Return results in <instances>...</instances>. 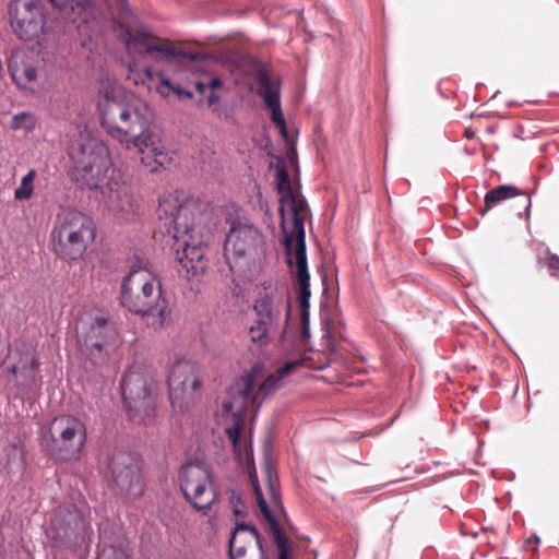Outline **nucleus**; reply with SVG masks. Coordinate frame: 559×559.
<instances>
[{"mask_svg": "<svg viewBox=\"0 0 559 559\" xmlns=\"http://www.w3.org/2000/svg\"><path fill=\"white\" fill-rule=\"evenodd\" d=\"M9 15L13 33L22 40H33L46 33L40 0H12Z\"/></svg>", "mask_w": 559, "mask_h": 559, "instance_id": "4468645a", "label": "nucleus"}, {"mask_svg": "<svg viewBox=\"0 0 559 559\" xmlns=\"http://www.w3.org/2000/svg\"><path fill=\"white\" fill-rule=\"evenodd\" d=\"M195 88H197L198 92L204 93L205 88H207V84H204L202 82H197L195 83Z\"/></svg>", "mask_w": 559, "mask_h": 559, "instance_id": "e433bc0d", "label": "nucleus"}, {"mask_svg": "<svg viewBox=\"0 0 559 559\" xmlns=\"http://www.w3.org/2000/svg\"><path fill=\"white\" fill-rule=\"evenodd\" d=\"M36 178V170L31 169L21 180L20 186L14 191V199L17 201H25L32 198L34 192V180Z\"/></svg>", "mask_w": 559, "mask_h": 559, "instance_id": "cd10ccee", "label": "nucleus"}, {"mask_svg": "<svg viewBox=\"0 0 559 559\" xmlns=\"http://www.w3.org/2000/svg\"><path fill=\"white\" fill-rule=\"evenodd\" d=\"M259 84L257 94L261 96L271 110V119L278 129L284 128L285 119L281 109L280 80L272 78L265 68L260 67L255 72Z\"/></svg>", "mask_w": 559, "mask_h": 559, "instance_id": "412c9836", "label": "nucleus"}, {"mask_svg": "<svg viewBox=\"0 0 559 559\" xmlns=\"http://www.w3.org/2000/svg\"><path fill=\"white\" fill-rule=\"evenodd\" d=\"M35 124L36 120L29 112L14 115L11 120V128L14 130L23 129L25 131H32Z\"/></svg>", "mask_w": 559, "mask_h": 559, "instance_id": "c756f323", "label": "nucleus"}, {"mask_svg": "<svg viewBox=\"0 0 559 559\" xmlns=\"http://www.w3.org/2000/svg\"><path fill=\"white\" fill-rule=\"evenodd\" d=\"M144 75L148 81V88H152L153 84L156 82L154 87L163 97H167L170 92H174L175 86L168 79L164 78L160 72H153L150 67H146L144 69Z\"/></svg>", "mask_w": 559, "mask_h": 559, "instance_id": "bb28decb", "label": "nucleus"}, {"mask_svg": "<svg viewBox=\"0 0 559 559\" xmlns=\"http://www.w3.org/2000/svg\"><path fill=\"white\" fill-rule=\"evenodd\" d=\"M280 132L283 136H286L287 135V128H286V123L284 122V128L283 129H280Z\"/></svg>", "mask_w": 559, "mask_h": 559, "instance_id": "58836bf2", "label": "nucleus"}, {"mask_svg": "<svg viewBox=\"0 0 559 559\" xmlns=\"http://www.w3.org/2000/svg\"><path fill=\"white\" fill-rule=\"evenodd\" d=\"M39 60L33 52L16 49L11 52L8 69L12 80L24 90H33L38 73Z\"/></svg>", "mask_w": 559, "mask_h": 559, "instance_id": "aec40b11", "label": "nucleus"}, {"mask_svg": "<svg viewBox=\"0 0 559 559\" xmlns=\"http://www.w3.org/2000/svg\"><path fill=\"white\" fill-rule=\"evenodd\" d=\"M543 263L548 267L552 276L559 277V257L555 253H549Z\"/></svg>", "mask_w": 559, "mask_h": 559, "instance_id": "473e14b6", "label": "nucleus"}, {"mask_svg": "<svg viewBox=\"0 0 559 559\" xmlns=\"http://www.w3.org/2000/svg\"><path fill=\"white\" fill-rule=\"evenodd\" d=\"M280 202L286 262L289 266L308 264L305 236V221L309 213L308 204L298 192L290 197L280 198Z\"/></svg>", "mask_w": 559, "mask_h": 559, "instance_id": "1a4fd4ad", "label": "nucleus"}, {"mask_svg": "<svg viewBox=\"0 0 559 559\" xmlns=\"http://www.w3.org/2000/svg\"><path fill=\"white\" fill-rule=\"evenodd\" d=\"M193 200L180 202L174 195H167L159 201L157 213L159 221L164 222L167 234L174 239L173 249L176 251V260L186 270L187 276L204 273L205 246L195 241L194 217L192 209Z\"/></svg>", "mask_w": 559, "mask_h": 559, "instance_id": "7ed1b4c3", "label": "nucleus"}, {"mask_svg": "<svg viewBox=\"0 0 559 559\" xmlns=\"http://www.w3.org/2000/svg\"><path fill=\"white\" fill-rule=\"evenodd\" d=\"M520 198L522 207L524 212H526L531 207V198L528 193L516 186L512 185H502L498 186L495 189L488 191L484 198V207L479 210V214L485 216L488 211L495 207L497 204L512 199Z\"/></svg>", "mask_w": 559, "mask_h": 559, "instance_id": "b1692460", "label": "nucleus"}, {"mask_svg": "<svg viewBox=\"0 0 559 559\" xmlns=\"http://www.w3.org/2000/svg\"><path fill=\"white\" fill-rule=\"evenodd\" d=\"M174 93H176L179 97H186V98H192L193 93L190 91H187L180 86H175Z\"/></svg>", "mask_w": 559, "mask_h": 559, "instance_id": "72a5a7b5", "label": "nucleus"}, {"mask_svg": "<svg viewBox=\"0 0 559 559\" xmlns=\"http://www.w3.org/2000/svg\"><path fill=\"white\" fill-rule=\"evenodd\" d=\"M216 100H217V97H215L214 95H210V96H209V104H210V105H211V104H213V103H214V102H216Z\"/></svg>", "mask_w": 559, "mask_h": 559, "instance_id": "ea45409f", "label": "nucleus"}, {"mask_svg": "<svg viewBox=\"0 0 559 559\" xmlns=\"http://www.w3.org/2000/svg\"><path fill=\"white\" fill-rule=\"evenodd\" d=\"M476 135V132L472 128H466L464 131V136L468 140L474 139Z\"/></svg>", "mask_w": 559, "mask_h": 559, "instance_id": "c9c22d12", "label": "nucleus"}, {"mask_svg": "<svg viewBox=\"0 0 559 559\" xmlns=\"http://www.w3.org/2000/svg\"><path fill=\"white\" fill-rule=\"evenodd\" d=\"M97 559H130V557L124 550L109 546L102 549Z\"/></svg>", "mask_w": 559, "mask_h": 559, "instance_id": "2f4dec72", "label": "nucleus"}, {"mask_svg": "<svg viewBox=\"0 0 559 559\" xmlns=\"http://www.w3.org/2000/svg\"><path fill=\"white\" fill-rule=\"evenodd\" d=\"M59 13L60 17L76 24L80 32L90 28L103 14L104 7L110 5V0H47Z\"/></svg>", "mask_w": 559, "mask_h": 559, "instance_id": "2eb2a0df", "label": "nucleus"}, {"mask_svg": "<svg viewBox=\"0 0 559 559\" xmlns=\"http://www.w3.org/2000/svg\"><path fill=\"white\" fill-rule=\"evenodd\" d=\"M98 107L102 127L112 139L129 151L146 154L141 156V162L152 171L164 166L167 155L160 136L151 129L153 112L146 103L119 100L115 91H106Z\"/></svg>", "mask_w": 559, "mask_h": 559, "instance_id": "f257e3e1", "label": "nucleus"}, {"mask_svg": "<svg viewBox=\"0 0 559 559\" xmlns=\"http://www.w3.org/2000/svg\"><path fill=\"white\" fill-rule=\"evenodd\" d=\"M13 359V364L10 366H7V371L9 373H12L16 376L20 373L23 376V383L31 384L34 382V370L38 368L39 361L35 357V355L27 349L25 353H22L19 355V359H16V356L14 352H10L9 354V360Z\"/></svg>", "mask_w": 559, "mask_h": 559, "instance_id": "393cba45", "label": "nucleus"}, {"mask_svg": "<svg viewBox=\"0 0 559 559\" xmlns=\"http://www.w3.org/2000/svg\"><path fill=\"white\" fill-rule=\"evenodd\" d=\"M121 304L153 328L164 326L171 310L157 276L146 266H133L121 284Z\"/></svg>", "mask_w": 559, "mask_h": 559, "instance_id": "20e7f679", "label": "nucleus"}, {"mask_svg": "<svg viewBox=\"0 0 559 559\" xmlns=\"http://www.w3.org/2000/svg\"><path fill=\"white\" fill-rule=\"evenodd\" d=\"M250 481H251V485L253 488V492L255 496L258 507H259L262 515L264 516V519L267 521V523L270 525V530L273 534L274 543L278 550V559H288L289 552H290L289 546H288V539L285 536L282 528L280 527V524H278L276 518L274 516L273 512L271 511L270 507L267 506V503L263 497L255 472L250 473Z\"/></svg>", "mask_w": 559, "mask_h": 559, "instance_id": "4be33fe9", "label": "nucleus"}, {"mask_svg": "<svg viewBox=\"0 0 559 559\" xmlns=\"http://www.w3.org/2000/svg\"><path fill=\"white\" fill-rule=\"evenodd\" d=\"M260 239L261 236L257 228L249 225H234L224 245V255L227 263L230 264L231 259L236 261L250 253Z\"/></svg>", "mask_w": 559, "mask_h": 559, "instance_id": "6ab92c4d", "label": "nucleus"}, {"mask_svg": "<svg viewBox=\"0 0 559 559\" xmlns=\"http://www.w3.org/2000/svg\"><path fill=\"white\" fill-rule=\"evenodd\" d=\"M276 185L281 198L290 197L293 193L296 192L292 188L289 174L284 166H280L276 168Z\"/></svg>", "mask_w": 559, "mask_h": 559, "instance_id": "c85d7f7f", "label": "nucleus"}, {"mask_svg": "<svg viewBox=\"0 0 559 559\" xmlns=\"http://www.w3.org/2000/svg\"><path fill=\"white\" fill-rule=\"evenodd\" d=\"M222 85V81L218 78H213L210 83L207 84L209 88H217Z\"/></svg>", "mask_w": 559, "mask_h": 559, "instance_id": "f704fd0d", "label": "nucleus"}, {"mask_svg": "<svg viewBox=\"0 0 559 559\" xmlns=\"http://www.w3.org/2000/svg\"><path fill=\"white\" fill-rule=\"evenodd\" d=\"M55 253L64 260H78L95 238L92 219L75 210H63L57 217L51 230Z\"/></svg>", "mask_w": 559, "mask_h": 559, "instance_id": "6e6552de", "label": "nucleus"}, {"mask_svg": "<svg viewBox=\"0 0 559 559\" xmlns=\"http://www.w3.org/2000/svg\"><path fill=\"white\" fill-rule=\"evenodd\" d=\"M120 210H121L122 212H126V211H127V210L124 209V206H123V205L120 207Z\"/></svg>", "mask_w": 559, "mask_h": 559, "instance_id": "79ce46f5", "label": "nucleus"}, {"mask_svg": "<svg viewBox=\"0 0 559 559\" xmlns=\"http://www.w3.org/2000/svg\"><path fill=\"white\" fill-rule=\"evenodd\" d=\"M112 481L126 495L139 496L143 491L140 467L128 453L117 452L109 462Z\"/></svg>", "mask_w": 559, "mask_h": 559, "instance_id": "f3484780", "label": "nucleus"}, {"mask_svg": "<svg viewBox=\"0 0 559 559\" xmlns=\"http://www.w3.org/2000/svg\"><path fill=\"white\" fill-rule=\"evenodd\" d=\"M120 388L130 420L145 424L153 416L155 406L153 392L156 381L153 373L145 367L134 365L124 372Z\"/></svg>", "mask_w": 559, "mask_h": 559, "instance_id": "9d476101", "label": "nucleus"}, {"mask_svg": "<svg viewBox=\"0 0 559 559\" xmlns=\"http://www.w3.org/2000/svg\"><path fill=\"white\" fill-rule=\"evenodd\" d=\"M230 559H265L262 538L251 523L237 522L229 539Z\"/></svg>", "mask_w": 559, "mask_h": 559, "instance_id": "a211bd4d", "label": "nucleus"}, {"mask_svg": "<svg viewBox=\"0 0 559 559\" xmlns=\"http://www.w3.org/2000/svg\"><path fill=\"white\" fill-rule=\"evenodd\" d=\"M234 514H235L236 516H243V515H245V512L236 508V509L234 510Z\"/></svg>", "mask_w": 559, "mask_h": 559, "instance_id": "4c0bfd02", "label": "nucleus"}, {"mask_svg": "<svg viewBox=\"0 0 559 559\" xmlns=\"http://www.w3.org/2000/svg\"><path fill=\"white\" fill-rule=\"evenodd\" d=\"M76 344L94 365L104 364L117 345L119 334L114 320L99 310L81 314L75 324Z\"/></svg>", "mask_w": 559, "mask_h": 559, "instance_id": "423d86ee", "label": "nucleus"}, {"mask_svg": "<svg viewBox=\"0 0 559 559\" xmlns=\"http://www.w3.org/2000/svg\"><path fill=\"white\" fill-rule=\"evenodd\" d=\"M52 451L59 460L69 461L76 457L86 442L84 423L72 415L55 417L49 426Z\"/></svg>", "mask_w": 559, "mask_h": 559, "instance_id": "f8f14e48", "label": "nucleus"}, {"mask_svg": "<svg viewBox=\"0 0 559 559\" xmlns=\"http://www.w3.org/2000/svg\"><path fill=\"white\" fill-rule=\"evenodd\" d=\"M267 475V487H269V497L270 502L273 508H280L281 507V495L278 490V483L277 478L273 476L272 469L267 467L266 469Z\"/></svg>", "mask_w": 559, "mask_h": 559, "instance_id": "7c9ffc66", "label": "nucleus"}, {"mask_svg": "<svg viewBox=\"0 0 559 559\" xmlns=\"http://www.w3.org/2000/svg\"><path fill=\"white\" fill-rule=\"evenodd\" d=\"M127 49L129 53L142 56L154 62H168L179 55L168 39L146 32L129 34Z\"/></svg>", "mask_w": 559, "mask_h": 559, "instance_id": "dca6fc26", "label": "nucleus"}, {"mask_svg": "<svg viewBox=\"0 0 559 559\" xmlns=\"http://www.w3.org/2000/svg\"><path fill=\"white\" fill-rule=\"evenodd\" d=\"M167 382L171 404L182 409L193 401L195 393L201 389L200 368L191 360H177L170 367Z\"/></svg>", "mask_w": 559, "mask_h": 559, "instance_id": "ddd939ff", "label": "nucleus"}, {"mask_svg": "<svg viewBox=\"0 0 559 559\" xmlns=\"http://www.w3.org/2000/svg\"><path fill=\"white\" fill-rule=\"evenodd\" d=\"M179 477L185 499L195 510L210 509L217 498L210 467L202 462L188 463L181 467Z\"/></svg>", "mask_w": 559, "mask_h": 559, "instance_id": "9b49d317", "label": "nucleus"}, {"mask_svg": "<svg viewBox=\"0 0 559 559\" xmlns=\"http://www.w3.org/2000/svg\"><path fill=\"white\" fill-rule=\"evenodd\" d=\"M295 289L298 294V302L300 307V325L301 334L304 337L309 336V299L311 296L310 292V275L308 271V264H295Z\"/></svg>", "mask_w": 559, "mask_h": 559, "instance_id": "5701e85b", "label": "nucleus"}, {"mask_svg": "<svg viewBox=\"0 0 559 559\" xmlns=\"http://www.w3.org/2000/svg\"><path fill=\"white\" fill-rule=\"evenodd\" d=\"M308 357L286 361L274 373L267 376L261 383L260 367L253 366L251 370L240 377L227 390L228 399L223 402V411L231 416L233 424L226 428V433L233 444L236 456L241 460L249 459L251 449L247 441L241 438V430L245 425L247 413L257 411L263 400L272 394L281 383V380L300 366H307Z\"/></svg>", "mask_w": 559, "mask_h": 559, "instance_id": "f03ea898", "label": "nucleus"}, {"mask_svg": "<svg viewBox=\"0 0 559 559\" xmlns=\"http://www.w3.org/2000/svg\"><path fill=\"white\" fill-rule=\"evenodd\" d=\"M80 516L75 511L59 509L51 521V528L56 531L53 538L69 539L80 526Z\"/></svg>", "mask_w": 559, "mask_h": 559, "instance_id": "a878e982", "label": "nucleus"}, {"mask_svg": "<svg viewBox=\"0 0 559 559\" xmlns=\"http://www.w3.org/2000/svg\"><path fill=\"white\" fill-rule=\"evenodd\" d=\"M189 58H190L191 60H197V56H194V55H189Z\"/></svg>", "mask_w": 559, "mask_h": 559, "instance_id": "a19ab883", "label": "nucleus"}, {"mask_svg": "<svg viewBox=\"0 0 559 559\" xmlns=\"http://www.w3.org/2000/svg\"><path fill=\"white\" fill-rule=\"evenodd\" d=\"M74 160V176L79 183L93 190H100L104 194L109 192L117 199L122 193V176L119 169L111 164L108 148L103 143H87L81 145L72 154Z\"/></svg>", "mask_w": 559, "mask_h": 559, "instance_id": "39448f33", "label": "nucleus"}, {"mask_svg": "<svg viewBox=\"0 0 559 559\" xmlns=\"http://www.w3.org/2000/svg\"><path fill=\"white\" fill-rule=\"evenodd\" d=\"M255 320L248 330L252 343L269 344L277 334L284 338L290 316V300L286 288H274L261 294L253 305Z\"/></svg>", "mask_w": 559, "mask_h": 559, "instance_id": "0eeeda50", "label": "nucleus"}]
</instances>
